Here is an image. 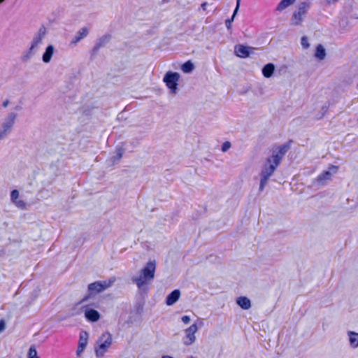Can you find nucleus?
Masks as SVG:
<instances>
[{
  "instance_id": "11",
  "label": "nucleus",
  "mask_w": 358,
  "mask_h": 358,
  "mask_svg": "<svg viewBox=\"0 0 358 358\" xmlns=\"http://www.w3.org/2000/svg\"><path fill=\"white\" fill-rule=\"evenodd\" d=\"M338 171V167L336 166H331L329 167V169L327 171H325L322 172L321 174H320L317 178V180L319 184L324 185L327 181L330 180L331 179V177L333 175L336 174Z\"/></svg>"
},
{
  "instance_id": "15",
  "label": "nucleus",
  "mask_w": 358,
  "mask_h": 358,
  "mask_svg": "<svg viewBox=\"0 0 358 358\" xmlns=\"http://www.w3.org/2000/svg\"><path fill=\"white\" fill-rule=\"evenodd\" d=\"M88 34V29L86 27H83L80 29L73 38L71 41V43L76 44L79 41H80L82 39L85 38Z\"/></svg>"
},
{
  "instance_id": "13",
  "label": "nucleus",
  "mask_w": 358,
  "mask_h": 358,
  "mask_svg": "<svg viewBox=\"0 0 358 358\" xmlns=\"http://www.w3.org/2000/svg\"><path fill=\"white\" fill-rule=\"evenodd\" d=\"M251 49L252 48L248 46L237 45L235 46L234 52L236 56L245 58L250 55Z\"/></svg>"
},
{
  "instance_id": "8",
  "label": "nucleus",
  "mask_w": 358,
  "mask_h": 358,
  "mask_svg": "<svg viewBox=\"0 0 358 358\" xmlns=\"http://www.w3.org/2000/svg\"><path fill=\"white\" fill-rule=\"evenodd\" d=\"M199 327L196 323L192 324L189 327L185 329V336L182 338V342L185 345H190L196 341V333Z\"/></svg>"
},
{
  "instance_id": "20",
  "label": "nucleus",
  "mask_w": 358,
  "mask_h": 358,
  "mask_svg": "<svg viewBox=\"0 0 358 358\" xmlns=\"http://www.w3.org/2000/svg\"><path fill=\"white\" fill-rule=\"evenodd\" d=\"M275 66L272 63L266 64L262 69V74L265 78H270L273 74Z\"/></svg>"
},
{
  "instance_id": "18",
  "label": "nucleus",
  "mask_w": 358,
  "mask_h": 358,
  "mask_svg": "<svg viewBox=\"0 0 358 358\" xmlns=\"http://www.w3.org/2000/svg\"><path fill=\"white\" fill-rule=\"evenodd\" d=\"M236 302L238 306L243 310H248L251 308V301L246 296H239L236 299Z\"/></svg>"
},
{
  "instance_id": "22",
  "label": "nucleus",
  "mask_w": 358,
  "mask_h": 358,
  "mask_svg": "<svg viewBox=\"0 0 358 358\" xmlns=\"http://www.w3.org/2000/svg\"><path fill=\"white\" fill-rule=\"evenodd\" d=\"M315 56L320 60L324 59L326 56V51L322 45L320 44L317 46Z\"/></svg>"
},
{
  "instance_id": "37",
  "label": "nucleus",
  "mask_w": 358,
  "mask_h": 358,
  "mask_svg": "<svg viewBox=\"0 0 358 358\" xmlns=\"http://www.w3.org/2000/svg\"><path fill=\"white\" fill-rule=\"evenodd\" d=\"M4 0H0V3H2Z\"/></svg>"
},
{
  "instance_id": "32",
  "label": "nucleus",
  "mask_w": 358,
  "mask_h": 358,
  "mask_svg": "<svg viewBox=\"0 0 358 358\" xmlns=\"http://www.w3.org/2000/svg\"><path fill=\"white\" fill-rule=\"evenodd\" d=\"M240 2H241V0H237L236 1V8L234 10V16L236 15L238 8H239V6H240Z\"/></svg>"
},
{
  "instance_id": "33",
  "label": "nucleus",
  "mask_w": 358,
  "mask_h": 358,
  "mask_svg": "<svg viewBox=\"0 0 358 358\" xmlns=\"http://www.w3.org/2000/svg\"><path fill=\"white\" fill-rule=\"evenodd\" d=\"M338 0H325L326 3L328 5L334 4L336 3Z\"/></svg>"
},
{
  "instance_id": "14",
  "label": "nucleus",
  "mask_w": 358,
  "mask_h": 358,
  "mask_svg": "<svg viewBox=\"0 0 358 358\" xmlns=\"http://www.w3.org/2000/svg\"><path fill=\"white\" fill-rule=\"evenodd\" d=\"M55 47L52 45H48L46 47L45 52H43V54L42 55V61L46 64L50 62L52 57L53 55L55 54Z\"/></svg>"
},
{
  "instance_id": "1",
  "label": "nucleus",
  "mask_w": 358,
  "mask_h": 358,
  "mask_svg": "<svg viewBox=\"0 0 358 358\" xmlns=\"http://www.w3.org/2000/svg\"><path fill=\"white\" fill-rule=\"evenodd\" d=\"M287 150L288 147L286 145H282L273 149L271 156L267 158L262 168L259 183L260 192L264 190L269 178L273 175Z\"/></svg>"
},
{
  "instance_id": "4",
  "label": "nucleus",
  "mask_w": 358,
  "mask_h": 358,
  "mask_svg": "<svg viewBox=\"0 0 358 358\" xmlns=\"http://www.w3.org/2000/svg\"><path fill=\"white\" fill-rule=\"evenodd\" d=\"M113 344V336L105 331L98 338L94 344V352L97 358H102L109 351Z\"/></svg>"
},
{
  "instance_id": "10",
  "label": "nucleus",
  "mask_w": 358,
  "mask_h": 358,
  "mask_svg": "<svg viewBox=\"0 0 358 358\" xmlns=\"http://www.w3.org/2000/svg\"><path fill=\"white\" fill-rule=\"evenodd\" d=\"M114 280L97 281L90 284L88 289L91 292H101L111 286Z\"/></svg>"
},
{
  "instance_id": "35",
  "label": "nucleus",
  "mask_w": 358,
  "mask_h": 358,
  "mask_svg": "<svg viewBox=\"0 0 358 358\" xmlns=\"http://www.w3.org/2000/svg\"><path fill=\"white\" fill-rule=\"evenodd\" d=\"M161 358H174V357L169 356V355H163Z\"/></svg>"
},
{
  "instance_id": "5",
  "label": "nucleus",
  "mask_w": 358,
  "mask_h": 358,
  "mask_svg": "<svg viewBox=\"0 0 358 358\" xmlns=\"http://www.w3.org/2000/svg\"><path fill=\"white\" fill-rule=\"evenodd\" d=\"M310 6L311 3L308 1H302L299 3L295 7V9L291 16V25L294 27L301 26L306 17Z\"/></svg>"
},
{
  "instance_id": "26",
  "label": "nucleus",
  "mask_w": 358,
  "mask_h": 358,
  "mask_svg": "<svg viewBox=\"0 0 358 358\" xmlns=\"http://www.w3.org/2000/svg\"><path fill=\"white\" fill-rule=\"evenodd\" d=\"M106 40V36L99 38L94 46V50H98L103 45V44L105 43Z\"/></svg>"
},
{
  "instance_id": "25",
  "label": "nucleus",
  "mask_w": 358,
  "mask_h": 358,
  "mask_svg": "<svg viewBox=\"0 0 358 358\" xmlns=\"http://www.w3.org/2000/svg\"><path fill=\"white\" fill-rule=\"evenodd\" d=\"M301 44L303 49H308L310 47V43L307 36H304L301 38Z\"/></svg>"
},
{
  "instance_id": "31",
  "label": "nucleus",
  "mask_w": 358,
  "mask_h": 358,
  "mask_svg": "<svg viewBox=\"0 0 358 358\" xmlns=\"http://www.w3.org/2000/svg\"><path fill=\"white\" fill-rule=\"evenodd\" d=\"M235 16L234 15H232V17L231 20H227L225 22L226 27L229 29L231 27V22L234 20Z\"/></svg>"
},
{
  "instance_id": "28",
  "label": "nucleus",
  "mask_w": 358,
  "mask_h": 358,
  "mask_svg": "<svg viewBox=\"0 0 358 358\" xmlns=\"http://www.w3.org/2000/svg\"><path fill=\"white\" fill-rule=\"evenodd\" d=\"M231 145V143L229 141L224 142L222 145V152H227L230 148Z\"/></svg>"
},
{
  "instance_id": "39",
  "label": "nucleus",
  "mask_w": 358,
  "mask_h": 358,
  "mask_svg": "<svg viewBox=\"0 0 358 358\" xmlns=\"http://www.w3.org/2000/svg\"><path fill=\"white\" fill-rule=\"evenodd\" d=\"M35 358H39V357H35Z\"/></svg>"
},
{
  "instance_id": "19",
  "label": "nucleus",
  "mask_w": 358,
  "mask_h": 358,
  "mask_svg": "<svg viewBox=\"0 0 358 358\" xmlns=\"http://www.w3.org/2000/svg\"><path fill=\"white\" fill-rule=\"evenodd\" d=\"M347 335L349 339V343L352 348L355 349L358 348V333L348 331Z\"/></svg>"
},
{
  "instance_id": "36",
  "label": "nucleus",
  "mask_w": 358,
  "mask_h": 358,
  "mask_svg": "<svg viewBox=\"0 0 358 358\" xmlns=\"http://www.w3.org/2000/svg\"><path fill=\"white\" fill-rule=\"evenodd\" d=\"M206 4H207L206 3H203L201 4V7H202L203 9H205V8L206 6Z\"/></svg>"
},
{
  "instance_id": "24",
  "label": "nucleus",
  "mask_w": 358,
  "mask_h": 358,
  "mask_svg": "<svg viewBox=\"0 0 358 358\" xmlns=\"http://www.w3.org/2000/svg\"><path fill=\"white\" fill-rule=\"evenodd\" d=\"M38 357L37 355V351L35 346L32 345L29 348L27 358H35Z\"/></svg>"
},
{
  "instance_id": "17",
  "label": "nucleus",
  "mask_w": 358,
  "mask_h": 358,
  "mask_svg": "<svg viewBox=\"0 0 358 358\" xmlns=\"http://www.w3.org/2000/svg\"><path fill=\"white\" fill-rule=\"evenodd\" d=\"M180 292L178 289L173 290L169 294L166 299V303L167 306L173 305L180 298Z\"/></svg>"
},
{
  "instance_id": "16",
  "label": "nucleus",
  "mask_w": 358,
  "mask_h": 358,
  "mask_svg": "<svg viewBox=\"0 0 358 358\" xmlns=\"http://www.w3.org/2000/svg\"><path fill=\"white\" fill-rule=\"evenodd\" d=\"M85 315L86 318L90 322H96L100 319V314L98 311L87 308L85 311Z\"/></svg>"
},
{
  "instance_id": "3",
  "label": "nucleus",
  "mask_w": 358,
  "mask_h": 358,
  "mask_svg": "<svg viewBox=\"0 0 358 358\" xmlns=\"http://www.w3.org/2000/svg\"><path fill=\"white\" fill-rule=\"evenodd\" d=\"M46 34L47 29L44 26H41L37 31L34 34L27 50L24 51L21 56V59L23 62L29 61L40 50L43 44Z\"/></svg>"
},
{
  "instance_id": "38",
  "label": "nucleus",
  "mask_w": 358,
  "mask_h": 358,
  "mask_svg": "<svg viewBox=\"0 0 358 358\" xmlns=\"http://www.w3.org/2000/svg\"><path fill=\"white\" fill-rule=\"evenodd\" d=\"M189 358H195V357H189Z\"/></svg>"
},
{
  "instance_id": "7",
  "label": "nucleus",
  "mask_w": 358,
  "mask_h": 358,
  "mask_svg": "<svg viewBox=\"0 0 358 358\" xmlns=\"http://www.w3.org/2000/svg\"><path fill=\"white\" fill-rule=\"evenodd\" d=\"M180 76L177 72L168 71L164 76L163 81L170 92L176 94L178 92V85Z\"/></svg>"
},
{
  "instance_id": "29",
  "label": "nucleus",
  "mask_w": 358,
  "mask_h": 358,
  "mask_svg": "<svg viewBox=\"0 0 358 358\" xmlns=\"http://www.w3.org/2000/svg\"><path fill=\"white\" fill-rule=\"evenodd\" d=\"M181 321L184 323V324H189L191 321V319H190V317L188 316V315H184L181 317Z\"/></svg>"
},
{
  "instance_id": "34",
  "label": "nucleus",
  "mask_w": 358,
  "mask_h": 358,
  "mask_svg": "<svg viewBox=\"0 0 358 358\" xmlns=\"http://www.w3.org/2000/svg\"><path fill=\"white\" fill-rule=\"evenodd\" d=\"M8 103H9L8 100H6V101H3V102L2 106H3V107H6V106L8 105Z\"/></svg>"
},
{
  "instance_id": "23",
  "label": "nucleus",
  "mask_w": 358,
  "mask_h": 358,
  "mask_svg": "<svg viewBox=\"0 0 358 358\" xmlns=\"http://www.w3.org/2000/svg\"><path fill=\"white\" fill-rule=\"evenodd\" d=\"M194 65L191 61L186 62L181 66V70L185 73H191L194 70Z\"/></svg>"
},
{
  "instance_id": "9",
  "label": "nucleus",
  "mask_w": 358,
  "mask_h": 358,
  "mask_svg": "<svg viewBox=\"0 0 358 358\" xmlns=\"http://www.w3.org/2000/svg\"><path fill=\"white\" fill-rule=\"evenodd\" d=\"M10 199L11 203L20 210H25L27 207V203L22 199L17 189H13L10 192Z\"/></svg>"
},
{
  "instance_id": "6",
  "label": "nucleus",
  "mask_w": 358,
  "mask_h": 358,
  "mask_svg": "<svg viewBox=\"0 0 358 358\" xmlns=\"http://www.w3.org/2000/svg\"><path fill=\"white\" fill-rule=\"evenodd\" d=\"M17 118V114L9 113L0 124V141L5 139L12 132Z\"/></svg>"
},
{
  "instance_id": "27",
  "label": "nucleus",
  "mask_w": 358,
  "mask_h": 358,
  "mask_svg": "<svg viewBox=\"0 0 358 358\" xmlns=\"http://www.w3.org/2000/svg\"><path fill=\"white\" fill-rule=\"evenodd\" d=\"M122 155H123V150L120 148H117L116 155H115V156L113 157V158H114L113 162H115L117 161H119L122 158Z\"/></svg>"
},
{
  "instance_id": "2",
  "label": "nucleus",
  "mask_w": 358,
  "mask_h": 358,
  "mask_svg": "<svg viewBox=\"0 0 358 358\" xmlns=\"http://www.w3.org/2000/svg\"><path fill=\"white\" fill-rule=\"evenodd\" d=\"M156 266V261L150 260L136 275L132 277V281L136 284L138 289L143 292L148 289V285L155 278Z\"/></svg>"
},
{
  "instance_id": "12",
  "label": "nucleus",
  "mask_w": 358,
  "mask_h": 358,
  "mask_svg": "<svg viewBox=\"0 0 358 358\" xmlns=\"http://www.w3.org/2000/svg\"><path fill=\"white\" fill-rule=\"evenodd\" d=\"M88 343V334L86 331H82L80 334L79 342L77 349V355L80 356Z\"/></svg>"
},
{
  "instance_id": "30",
  "label": "nucleus",
  "mask_w": 358,
  "mask_h": 358,
  "mask_svg": "<svg viewBox=\"0 0 358 358\" xmlns=\"http://www.w3.org/2000/svg\"><path fill=\"white\" fill-rule=\"evenodd\" d=\"M6 329V323L3 320H0V334Z\"/></svg>"
},
{
  "instance_id": "21",
  "label": "nucleus",
  "mask_w": 358,
  "mask_h": 358,
  "mask_svg": "<svg viewBox=\"0 0 358 358\" xmlns=\"http://www.w3.org/2000/svg\"><path fill=\"white\" fill-rule=\"evenodd\" d=\"M296 0H281L276 7V10L282 12L289 6L293 5Z\"/></svg>"
}]
</instances>
